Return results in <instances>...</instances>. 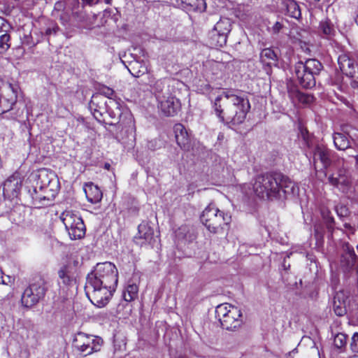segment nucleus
<instances>
[{
  "mask_svg": "<svg viewBox=\"0 0 358 358\" xmlns=\"http://www.w3.org/2000/svg\"><path fill=\"white\" fill-rule=\"evenodd\" d=\"M315 236L317 240L322 239L323 238L322 232L317 227H315Z\"/></svg>",
  "mask_w": 358,
  "mask_h": 358,
  "instance_id": "nucleus-41",
  "label": "nucleus"
},
{
  "mask_svg": "<svg viewBox=\"0 0 358 358\" xmlns=\"http://www.w3.org/2000/svg\"><path fill=\"white\" fill-rule=\"evenodd\" d=\"M284 27V24L282 22H276L272 27L273 34H278Z\"/></svg>",
  "mask_w": 358,
  "mask_h": 358,
  "instance_id": "nucleus-40",
  "label": "nucleus"
},
{
  "mask_svg": "<svg viewBox=\"0 0 358 358\" xmlns=\"http://www.w3.org/2000/svg\"><path fill=\"white\" fill-rule=\"evenodd\" d=\"M166 96L158 95V107L166 116H173L180 108V102L169 92L166 91Z\"/></svg>",
  "mask_w": 358,
  "mask_h": 358,
  "instance_id": "nucleus-14",
  "label": "nucleus"
},
{
  "mask_svg": "<svg viewBox=\"0 0 358 358\" xmlns=\"http://www.w3.org/2000/svg\"><path fill=\"white\" fill-rule=\"evenodd\" d=\"M313 154L314 164L317 161H320L325 169L331 165L336 156V153L334 151L330 150L322 143L317 144L314 147Z\"/></svg>",
  "mask_w": 358,
  "mask_h": 358,
  "instance_id": "nucleus-15",
  "label": "nucleus"
},
{
  "mask_svg": "<svg viewBox=\"0 0 358 358\" xmlns=\"http://www.w3.org/2000/svg\"><path fill=\"white\" fill-rule=\"evenodd\" d=\"M109 166H110V165H109V164H106V168H107V169H108Z\"/></svg>",
  "mask_w": 358,
  "mask_h": 358,
  "instance_id": "nucleus-51",
  "label": "nucleus"
},
{
  "mask_svg": "<svg viewBox=\"0 0 358 358\" xmlns=\"http://www.w3.org/2000/svg\"><path fill=\"white\" fill-rule=\"evenodd\" d=\"M46 292L43 281L29 285L23 292L21 297L22 305L26 308H32L41 301Z\"/></svg>",
  "mask_w": 358,
  "mask_h": 358,
  "instance_id": "nucleus-11",
  "label": "nucleus"
},
{
  "mask_svg": "<svg viewBox=\"0 0 358 358\" xmlns=\"http://www.w3.org/2000/svg\"><path fill=\"white\" fill-rule=\"evenodd\" d=\"M201 90L208 94L212 108L221 122L238 125L245 121L250 109L249 99L245 94L229 90L217 94V90L208 84Z\"/></svg>",
  "mask_w": 358,
  "mask_h": 358,
  "instance_id": "nucleus-1",
  "label": "nucleus"
},
{
  "mask_svg": "<svg viewBox=\"0 0 358 358\" xmlns=\"http://www.w3.org/2000/svg\"><path fill=\"white\" fill-rule=\"evenodd\" d=\"M105 3L107 4H110L112 2V0H104Z\"/></svg>",
  "mask_w": 358,
  "mask_h": 358,
  "instance_id": "nucleus-46",
  "label": "nucleus"
},
{
  "mask_svg": "<svg viewBox=\"0 0 358 358\" xmlns=\"http://www.w3.org/2000/svg\"><path fill=\"white\" fill-rule=\"evenodd\" d=\"M82 1L84 3H85L87 5H90V6L96 4L99 2V0H82Z\"/></svg>",
  "mask_w": 358,
  "mask_h": 358,
  "instance_id": "nucleus-42",
  "label": "nucleus"
},
{
  "mask_svg": "<svg viewBox=\"0 0 358 358\" xmlns=\"http://www.w3.org/2000/svg\"><path fill=\"white\" fill-rule=\"evenodd\" d=\"M231 27V24L228 18L220 19L210 32L211 44L217 47H223L226 45Z\"/></svg>",
  "mask_w": 358,
  "mask_h": 358,
  "instance_id": "nucleus-12",
  "label": "nucleus"
},
{
  "mask_svg": "<svg viewBox=\"0 0 358 358\" xmlns=\"http://www.w3.org/2000/svg\"><path fill=\"white\" fill-rule=\"evenodd\" d=\"M278 57L277 54L271 48H264L260 52V62L266 66L271 68L272 66H277Z\"/></svg>",
  "mask_w": 358,
  "mask_h": 358,
  "instance_id": "nucleus-24",
  "label": "nucleus"
},
{
  "mask_svg": "<svg viewBox=\"0 0 358 358\" xmlns=\"http://www.w3.org/2000/svg\"><path fill=\"white\" fill-rule=\"evenodd\" d=\"M117 282L118 271L114 264L98 263L86 278V295L94 306L104 307L115 292Z\"/></svg>",
  "mask_w": 358,
  "mask_h": 358,
  "instance_id": "nucleus-2",
  "label": "nucleus"
},
{
  "mask_svg": "<svg viewBox=\"0 0 358 358\" xmlns=\"http://www.w3.org/2000/svg\"><path fill=\"white\" fill-rule=\"evenodd\" d=\"M342 264L347 269H355L358 273V259L354 248L349 243H345L343 245Z\"/></svg>",
  "mask_w": 358,
  "mask_h": 358,
  "instance_id": "nucleus-18",
  "label": "nucleus"
},
{
  "mask_svg": "<svg viewBox=\"0 0 358 358\" xmlns=\"http://www.w3.org/2000/svg\"><path fill=\"white\" fill-rule=\"evenodd\" d=\"M61 218L72 240L80 239L85 236V225L78 213L66 210L62 214Z\"/></svg>",
  "mask_w": 358,
  "mask_h": 358,
  "instance_id": "nucleus-10",
  "label": "nucleus"
},
{
  "mask_svg": "<svg viewBox=\"0 0 358 358\" xmlns=\"http://www.w3.org/2000/svg\"><path fill=\"white\" fill-rule=\"evenodd\" d=\"M148 147H149V148H152V142H150V143H149Z\"/></svg>",
  "mask_w": 358,
  "mask_h": 358,
  "instance_id": "nucleus-48",
  "label": "nucleus"
},
{
  "mask_svg": "<svg viewBox=\"0 0 358 358\" xmlns=\"http://www.w3.org/2000/svg\"><path fill=\"white\" fill-rule=\"evenodd\" d=\"M322 68L323 66L319 60L308 59L304 62H297L294 65V73L303 87L312 88L316 84L315 76L319 75Z\"/></svg>",
  "mask_w": 358,
  "mask_h": 358,
  "instance_id": "nucleus-7",
  "label": "nucleus"
},
{
  "mask_svg": "<svg viewBox=\"0 0 358 358\" xmlns=\"http://www.w3.org/2000/svg\"><path fill=\"white\" fill-rule=\"evenodd\" d=\"M59 189V180L53 171L41 169L38 171L36 195L33 199L42 205H46L47 201H52Z\"/></svg>",
  "mask_w": 358,
  "mask_h": 358,
  "instance_id": "nucleus-5",
  "label": "nucleus"
},
{
  "mask_svg": "<svg viewBox=\"0 0 358 358\" xmlns=\"http://www.w3.org/2000/svg\"><path fill=\"white\" fill-rule=\"evenodd\" d=\"M201 220L210 232L217 234L229 225L231 222V215L210 204L203 210Z\"/></svg>",
  "mask_w": 358,
  "mask_h": 358,
  "instance_id": "nucleus-6",
  "label": "nucleus"
},
{
  "mask_svg": "<svg viewBox=\"0 0 358 358\" xmlns=\"http://www.w3.org/2000/svg\"><path fill=\"white\" fill-rule=\"evenodd\" d=\"M22 187V179L18 174L10 176L3 183V192L5 197L13 199L18 196Z\"/></svg>",
  "mask_w": 358,
  "mask_h": 358,
  "instance_id": "nucleus-16",
  "label": "nucleus"
},
{
  "mask_svg": "<svg viewBox=\"0 0 358 358\" xmlns=\"http://www.w3.org/2000/svg\"><path fill=\"white\" fill-rule=\"evenodd\" d=\"M357 24L358 25V23H357Z\"/></svg>",
  "mask_w": 358,
  "mask_h": 358,
  "instance_id": "nucleus-54",
  "label": "nucleus"
},
{
  "mask_svg": "<svg viewBox=\"0 0 358 358\" xmlns=\"http://www.w3.org/2000/svg\"><path fill=\"white\" fill-rule=\"evenodd\" d=\"M58 275L62 282L65 285H71L76 280L73 268L69 265L63 266L58 271Z\"/></svg>",
  "mask_w": 358,
  "mask_h": 358,
  "instance_id": "nucleus-26",
  "label": "nucleus"
},
{
  "mask_svg": "<svg viewBox=\"0 0 358 358\" xmlns=\"http://www.w3.org/2000/svg\"><path fill=\"white\" fill-rule=\"evenodd\" d=\"M121 306H123V305L119 304L117 306V310L119 311Z\"/></svg>",
  "mask_w": 358,
  "mask_h": 358,
  "instance_id": "nucleus-49",
  "label": "nucleus"
},
{
  "mask_svg": "<svg viewBox=\"0 0 358 358\" xmlns=\"http://www.w3.org/2000/svg\"><path fill=\"white\" fill-rule=\"evenodd\" d=\"M321 215L327 224L328 230L331 234L333 231V224L334 223V217L331 215L329 210L326 208H322L321 209Z\"/></svg>",
  "mask_w": 358,
  "mask_h": 358,
  "instance_id": "nucleus-33",
  "label": "nucleus"
},
{
  "mask_svg": "<svg viewBox=\"0 0 358 358\" xmlns=\"http://www.w3.org/2000/svg\"><path fill=\"white\" fill-rule=\"evenodd\" d=\"M17 86L12 84L0 89V115L10 110L17 101Z\"/></svg>",
  "mask_w": 358,
  "mask_h": 358,
  "instance_id": "nucleus-13",
  "label": "nucleus"
},
{
  "mask_svg": "<svg viewBox=\"0 0 358 358\" xmlns=\"http://www.w3.org/2000/svg\"><path fill=\"white\" fill-rule=\"evenodd\" d=\"M91 109L92 110H94V112L93 113L94 117L100 121L99 120V116H101L102 115V113H103V110H106V107L105 106H103L102 104H99V105H94L92 106V107L90 106Z\"/></svg>",
  "mask_w": 358,
  "mask_h": 358,
  "instance_id": "nucleus-35",
  "label": "nucleus"
},
{
  "mask_svg": "<svg viewBox=\"0 0 358 358\" xmlns=\"http://www.w3.org/2000/svg\"><path fill=\"white\" fill-rule=\"evenodd\" d=\"M129 71L131 72V73L132 75H134V76H136V77H139V74H138L139 73H141V72H142L143 73H144V71H141V70H139V71H138V72H137V73H136V74H134V73L131 72V71L130 69H129Z\"/></svg>",
  "mask_w": 358,
  "mask_h": 358,
  "instance_id": "nucleus-45",
  "label": "nucleus"
},
{
  "mask_svg": "<svg viewBox=\"0 0 358 358\" xmlns=\"http://www.w3.org/2000/svg\"><path fill=\"white\" fill-rule=\"evenodd\" d=\"M336 212L341 218L345 217L349 214L348 208L343 205H338L336 206Z\"/></svg>",
  "mask_w": 358,
  "mask_h": 358,
  "instance_id": "nucleus-36",
  "label": "nucleus"
},
{
  "mask_svg": "<svg viewBox=\"0 0 358 358\" xmlns=\"http://www.w3.org/2000/svg\"><path fill=\"white\" fill-rule=\"evenodd\" d=\"M10 36L4 31L0 30V54L5 52L10 46Z\"/></svg>",
  "mask_w": 358,
  "mask_h": 358,
  "instance_id": "nucleus-31",
  "label": "nucleus"
},
{
  "mask_svg": "<svg viewBox=\"0 0 358 358\" xmlns=\"http://www.w3.org/2000/svg\"><path fill=\"white\" fill-rule=\"evenodd\" d=\"M349 293L345 290L336 292L333 298V309L338 316H343L347 313Z\"/></svg>",
  "mask_w": 358,
  "mask_h": 358,
  "instance_id": "nucleus-17",
  "label": "nucleus"
},
{
  "mask_svg": "<svg viewBox=\"0 0 358 358\" xmlns=\"http://www.w3.org/2000/svg\"><path fill=\"white\" fill-rule=\"evenodd\" d=\"M154 93L157 100H158V95L166 96V91L169 90V86L166 85L164 80H159L155 82L153 86Z\"/></svg>",
  "mask_w": 358,
  "mask_h": 358,
  "instance_id": "nucleus-30",
  "label": "nucleus"
},
{
  "mask_svg": "<svg viewBox=\"0 0 358 358\" xmlns=\"http://www.w3.org/2000/svg\"><path fill=\"white\" fill-rule=\"evenodd\" d=\"M87 200L92 203H97L102 199V192L97 185L92 182L87 184L84 188Z\"/></svg>",
  "mask_w": 358,
  "mask_h": 358,
  "instance_id": "nucleus-25",
  "label": "nucleus"
},
{
  "mask_svg": "<svg viewBox=\"0 0 358 358\" xmlns=\"http://www.w3.org/2000/svg\"><path fill=\"white\" fill-rule=\"evenodd\" d=\"M255 194L261 199L273 200L282 194L294 193V185L289 178L279 172H268L256 176L253 184Z\"/></svg>",
  "mask_w": 358,
  "mask_h": 358,
  "instance_id": "nucleus-4",
  "label": "nucleus"
},
{
  "mask_svg": "<svg viewBox=\"0 0 358 358\" xmlns=\"http://www.w3.org/2000/svg\"><path fill=\"white\" fill-rule=\"evenodd\" d=\"M215 314L221 327L226 330L236 331L243 324L241 310L231 304L218 305L215 308Z\"/></svg>",
  "mask_w": 358,
  "mask_h": 358,
  "instance_id": "nucleus-8",
  "label": "nucleus"
},
{
  "mask_svg": "<svg viewBox=\"0 0 358 358\" xmlns=\"http://www.w3.org/2000/svg\"><path fill=\"white\" fill-rule=\"evenodd\" d=\"M102 345L101 337L83 332H78L73 339V348L85 357L100 351Z\"/></svg>",
  "mask_w": 358,
  "mask_h": 358,
  "instance_id": "nucleus-9",
  "label": "nucleus"
},
{
  "mask_svg": "<svg viewBox=\"0 0 358 358\" xmlns=\"http://www.w3.org/2000/svg\"><path fill=\"white\" fill-rule=\"evenodd\" d=\"M350 350L355 353L358 352V333H355L352 338L350 344Z\"/></svg>",
  "mask_w": 358,
  "mask_h": 358,
  "instance_id": "nucleus-37",
  "label": "nucleus"
},
{
  "mask_svg": "<svg viewBox=\"0 0 358 358\" xmlns=\"http://www.w3.org/2000/svg\"><path fill=\"white\" fill-rule=\"evenodd\" d=\"M343 132H336L333 135V141L335 147L339 150H345L350 148V141L348 135L350 138H352L350 130L348 126H345L342 128Z\"/></svg>",
  "mask_w": 358,
  "mask_h": 358,
  "instance_id": "nucleus-22",
  "label": "nucleus"
},
{
  "mask_svg": "<svg viewBox=\"0 0 358 358\" xmlns=\"http://www.w3.org/2000/svg\"><path fill=\"white\" fill-rule=\"evenodd\" d=\"M345 171L340 170L335 176L334 174L328 178L329 184L331 185L338 187L339 185L345 186L348 184V180L347 176L344 174Z\"/></svg>",
  "mask_w": 358,
  "mask_h": 358,
  "instance_id": "nucleus-28",
  "label": "nucleus"
},
{
  "mask_svg": "<svg viewBox=\"0 0 358 358\" xmlns=\"http://www.w3.org/2000/svg\"><path fill=\"white\" fill-rule=\"evenodd\" d=\"M62 7H63V3H61V2H57L55 5V10H60L62 8Z\"/></svg>",
  "mask_w": 358,
  "mask_h": 358,
  "instance_id": "nucleus-43",
  "label": "nucleus"
},
{
  "mask_svg": "<svg viewBox=\"0 0 358 358\" xmlns=\"http://www.w3.org/2000/svg\"><path fill=\"white\" fill-rule=\"evenodd\" d=\"M59 30V26L57 24L52 22L50 24V26L46 29L45 34L48 36H50L52 34L55 35Z\"/></svg>",
  "mask_w": 358,
  "mask_h": 358,
  "instance_id": "nucleus-38",
  "label": "nucleus"
},
{
  "mask_svg": "<svg viewBox=\"0 0 358 358\" xmlns=\"http://www.w3.org/2000/svg\"><path fill=\"white\" fill-rule=\"evenodd\" d=\"M177 358H185V357H183V356H179V357H178Z\"/></svg>",
  "mask_w": 358,
  "mask_h": 358,
  "instance_id": "nucleus-50",
  "label": "nucleus"
},
{
  "mask_svg": "<svg viewBox=\"0 0 358 358\" xmlns=\"http://www.w3.org/2000/svg\"><path fill=\"white\" fill-rule=\"evenodd\" d=\"M154 237V230L147 223L143 222L138 227V234L134 241L138 245L150 243Z\"/></svg>",
  "mask_w": 358,
  "mask_h": 358,
  "instance_id": "nucleus-20",
  "label": "nucleus"
},
{
  "mask_svg": "<svg viewBox=\"0 0 358 358\" xmlns=\"http://www.w3.org/2000/svg\"><path fill=\"white\" fill-rule=\"evenodd\" d=\"M1 322H2V320H0V323H1Z\"/></svg>",
  "mask_w": 358,
  "mask_h": 358,
  "instance_id": "nucleus-52",
  "label": "nucleus"
},
{
  "mask_svg": "<svg viewBox=\"0 0 358 358\" xmlns=\"http://www.w3.org/2000/svg\"><path fill=\"white\" fill-rule=\"evenodd\" d=\"M282 4L286 8L289 16L296 19L301 17V13L299 6L294 0H283Z\"/></svg>",
  "mask_w": 358,
  "mask_h": 358,
  "instance_id": "nucleus-27",
  "label": "nucleus"
},
{
  "mask_svg": "<svg viewBox=\"0 0 358 358\" xmlns=\"http://www.w3.org/2000/svg\"><path fill=\"white\" fill-rule=\"evenodd\" d=\"M187 231V226L180 227L178 230L176 231V237L178 238H186L185 233Z\"/></svg>",
  "mask_w": 358,
  "mask_h": 358,
  "instance_id": "nucleus-39",
  "label": "nucleus"
},
{
  "mask_svg": "<svg viewBox=\"0 0 358 358\" xmlns=\"http://www.w3.org/2000/svg\"><path fill=\"white\" fill-rule=\"evenodd\" d=\"M348 337L345 334L339 333L334 337V346L338 349H343L345 348L347 344Z\"/></svg>",
  "mask_w": 358,
  "mask_h": 358,
  "instance_id": "nucleus-34",
  "label": "nucleus"
},
{
  "mask_svg": "<svg viewBox=\"0 0 358 358\" xmlns=\"http://www.w3.org/2000/svg\"><path fill=\"white\" fill-rule=\"evenodd\" d=\"M319 29L320 31L326 36H329L334 32V25L328 19L321 21Z\"/></svg>",
  "mask_w": 358,
  "mask_h": 358,
  "instance_id": "nucleus-32",
  "label": "nucleus"
},
{
  "mask_svg": "<svg viewBox=\"0 0 358 358\" xmlns=\"http://www.w3.org/2000/svg\"><path fill=\"white\" fill-rule=\"evenodd\" d=\"M138 287L136 284L128 285L122 294L125 302L134 301L138 296Z\"/></svg>",
  "mask_w": 358,
  "mask_h": 358,
  "instance_id": "nucleus-29",
  "label": "nucleus"
},
{
  "mask_svg": "<svg viewBox=\"0 0 358 358\" xmlns=\"http://www.w3.org/2000/svg\"><path fill=\"white\" fill-rule=\"evenodd\" d=\"M344 227H345V228H350V224H347V223L344 224Z\"/></svg>",
  "mask_w": 358,
  "mask_h": 358,
  "instance_id": "nucleus-47",
  "label": "nucleus"
},
{
  "mask_svg": "<svg viewBox=\"0 0 358 358\" xmlns=\"http://www.w3.org/2000/svg\"><path fill=\"white\" fill-rule=\"evenodd\" d=\"M173 131L178 146L184 150H188L190 148V139L185 127L182 124H176Z\"/></svg>",
  "mask_w": 358,
  "mask_h": 358,
  "instance_id": "nucleus-21",
  "label": "nucleus"
},
{
  "mask_svg": "<svg viewBox=\"0 0 358 358\" xmlns=\"http://www.w3.org/2000/svg\"><path fill=\"white\" fill-rule=\"evenodd\" d=\"M288 96L294 104L308 105L314 99L313 95L300 92L296 87H289Z\"/></svg>",
  "mask_w": 358,
  "mask_h": 358,
  "instance_id": "nucleus-23",
  "label": "nucleus"
},
{
  "mask_svg": "<svg viewBox=\"0 0 358 358\" xmlns=\"http://www.w3.org/2000/svg\"><path fill=\"white\" fill-rule=\"evenodd\" d=\"M351 156L355 157V166L356 169L358 171V155L352 154Z\"/></svg>",
  "mask_w": 358,
  "mask_h": 358,
  "instance_id": "nucleus-44",
  "label": "nucleus"
},
{
  "mask_svg": "<svg viewBox=\"0 0 358 358\" xmlns=\"http://www.w3.org/2000/svg\"><path fill=\"white\" fill-rule=\"evenodd\" d=\"M338 64L343 73L347 76L353 77L356 71L357 64L354 57L349 54H342L338 58Z\"/></svg>",
  "mask_w": 358,
  "mask_h": 358,
  "instance_id": "nucleus-19",
  "label": "nucleus"
},
{
  "mask_svg": "<svg viewBox=\"0 0 358 358\" xmlns=\"http://www.w3.org/2000/svg\"><path fill=\"white\" fill-rule=\"evenodd\" d=\"M102 94H96L92 96L90 106L94 105L102 104L106 107V112L109 116L117 121L111 122L110 124H117V128L121 129L120 134H116V138L119 140H124L125 137L134 136L135 131L134 121L132 115L127 110H122L121 104L116 100L112 99L114 91L112 89L107 88Z\"/></svg>",
  "mask_w": 358,
  "mask_h": 358,
  "instance_id": "nucleus-3",
  "label": "nucleus"
},
{
  "mask_svg": "<svg viewBox=\"0 0 358 358\" xmlns=\"http://www.w3.org/2000/svg\"><path fill=\"white\" fill-rule=\"evenodd\" d=\"M357 250H358V245H357Z\"/></svg>",
  "mask_w": 358,
  "mask_h": 358,
  "instance_id": "nucleus-53",
  "label": "nucleus"
}]
</instances>
